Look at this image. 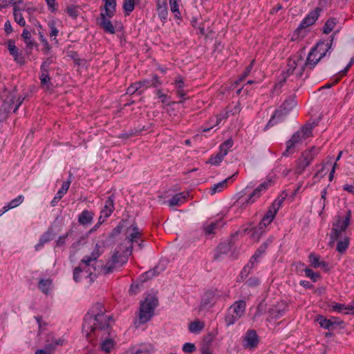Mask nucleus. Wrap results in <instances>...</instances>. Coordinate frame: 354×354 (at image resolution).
<instances>
[{
    "instance_id": "423d86ee",
    "label": "nucleus",
    "mask_w": 354,
    "mask_h": 354,
    "mask_svg": "<svg viewBox=\"0 0 354 354\" xmlns=\"http://www.w3.org/2000/svg\"><path fill=\"white\" fill-rule=\"evenodd\" d=\"M158 300L154 297H148L141 302L139 312L140 324L147 322L153 315L154 308L158 306Z\"/></svg>"
},
{
    "instance_id": "79ce46f5",
    "label": "nucleus",
    "mask_w": 354,
    "mask_h": 354,
    "mask_svg": "<svg viewBox=\"0 0 354 354\" xmlns=\"http://www.w3.org/2000/svg\"><path fill=\"white\" fill-rule=\"evenodd\" d=\"M239 319V317H236L235 315L232 313V312H230L228 310L227 315L225 316V322L227 324V326H230L234 324Z\"/></svg>"
},
{
    "instance_id": "338daca9",
    "label": "nucleus",
    "mask_w": 354,
    "mask_h": 354,
    "mask_svg": "<svg viewBox=\"0 0 354 354\" xmlns=\"http://www.w3.org/2000/svg\"><path fill=\"white\" fill-rule=\"evenodd\" d=\"M70 185H71V180H68L64 182L63 184H62V187L59 190V191L61 192L60 194H65L67 192V191L68 190Z\"/></svg>"
},
{
    "instance_id": "a18cd8bd",
    "label": "nucleus",
    "mask_w": 354,
    "mask_h": 354,
    "mask_svg": "<svg viewBox=\"0 0 354 354\" xmlns=\"http://www.w3.org/2000/svg\"><path fill=\"white\" fill-rule=\"evenodd\" d=\"M123 8L127 12L133 11L134 9V0H124Z\"/></svg>"
},
{
    "instance_id": "7c9ffc66",
    "label": "nucleus",
    "mask_w": 354,
    "mask_h": 354,
    "mask_svg": "<svg viewBox=\"0 0 354 354\" xmlns=\"http://www.w3.org/2000/svg\"><path fill=\"white\" fill-rule=\"evenodd\" d=\"M39 79L41 80V86H46L47 89H49L52 84L50 82L48 71H41Z\"/></svg>"
},
{
    "instance_id": "052dcab7",
    "label": "nucleus",
    "mask_w": 354,
    "mask_h": 354,
    "mask_svg": "<svg viewBox=\"0 0 354 354\" xmlns=\"http://www.w3.org/2000/svg\"><path fill=\"white\" fill-rule=\"evenodd\" d=\"M48 26H50V28L51 29V31L50 32V37L51 38L54 37V39H55V37H57V35L58 34V30L55 26L54 22L49 23Z\"/></svg>"
},
{
    "instance_id": "1a4fd4ad",
    "label": "nucleus",
    "mask_w": 354,
    "mask_h": 354,
    "mask_svg": "<svg viewBox=\"0 0 354 354\" xmlns=\"http://www.w3.org/2000/svg\"><path fill=\"white\" fill-rule=\"evenodd\" d=\"M319 151V149L312 147L310 150L305 151L302 153L301 158L297 161L296 173L301 174L305 169L310 164L314 159L315 155Z\"/></svg>"
},
{
    "instance_id": "cd10ccee",
    "label": "nucleus",
    "mask_w": 354,
    "mask_h": 354,
    "mask_svg": "<svg viewBox=\"0 0 354 354\" xmlns=\"http://www.w3.org/2000/svg\"><path fill=\"white\" fill-rule=\"evenodd\" d=\"M188 194L179 193L173 196L169 201V206L179 205L186 198Z\"/></svg>"
},
{
    "instance_id": "09e8293b",
    "label": "nucleus",
    "mask_w": 354,
    "mask_h": 354,
    "mask_svg": "<svg viewBox=\"0 0 354 354\" xmlns=\"http://www.w3.org/2000/svg\"><path fill=\"white\" fill-rule=\"evenodd\" d=\"M254 62V60H252L250 64L248 66L246 67V68L245 69L243 73L242 74V75L240 77V79L239 80V81H236L235 82L236 84H238L239 82L242 81L243 79H245L250 74V73L251 72V70H252V68L253 67Z\"/></svg>"
},
{
    "instance_id": "5701e85b",
    "label": "nucleus",
    "mask_w": 354,
    "mask_h": 354,
    "mask_svg": "<svg viewBox=\"0 0 354 354\" xmlns=\"http://www.w3.org/2000/svg\"><path fill=\"white\" fill-rule=\"evenodd\" d=\"M94 214L88 210H84L78 216V222L81 225H86L91 223Z\"/></svg>"
},
{
    "instance_id": "a211bd4d",
    "label": "nucleus",
    "mask_w": 354,
    "mask_h": 354,
    "mask_svg": "<svg viewBox=\"0 0 354 354\" xmlns=\"http://www.w3.org/2000/svg\"><path fill=\"white\" fill-rule=\"evenodd\" d=\"M273 219L274 218L269 216H264L259 226L254 229L252 237L259 239L263 232V228H265L268 225L270 224Z\"/></svg>"
},
{
    "instance_id": "6ab92c4d",
    "label": "nucleus",
    "mask_w": 354,
    "mask_h": 354,
    "mask_svg": "<svg viewBox=\"0 0 354 354\" xmlns=\"http://www.w3.org/2000/svg\"><path fill=\"white\" fill-rule=\"evenodd\" d=\"M114 210L113 196H110L105 202L104 206L101 211V214L104 215V218H108Z\"/></svg>"
},
{
    "instance_id": "c9c22d12",
    "label": "nucleus",
    "mask_w": 354,
    "mask_h": 354,
    "mask_svg": "<svg viewBox=\"0 0 354 354\" xmlns=\"http://www.w3.org/2000/svg\"><path fill=\"white\" fill-rule=\"evenodd\" d=\"M230 250V245L227 243H221L216 250V254L214 257V259H217L220 257L222 254H227Z\"/></svg>"
},
{
    "instance_id": "412c9836",
    "label": "nucleus",
    "mask_w": 354,
    "mask_h": 354,
    "mask_svg": "<svg viewBox=\"0 0 354 354\" xmlns=\"http://www.w3.org/2000/svg\"><path fill=\"white\" fill-rule=\"evenodd\" d=\"M104 12L101 14L106 15L108 17L111 18L114 16L115 12V0H104Z\"/></svg>"
},
{
    "instance_id": "f704fd0d",
    "label": "nucleus",
    "mask_w": 354,
    "mask_h": 354,
    "mask_svg": "<svg viewBox=\"0 0 354 354\" xmlns=\"http://www.w3.org/2000/svg\"><path fill=\"white\" fill-rule=\"evenodd\" d=\"M114 346V341L111 338H106L100 344L102 351L109 353Z\"/></svg>"
},
{
    "instance_id": "4d7b16f0",
    "label": "nucleus",
    "mask_w": 354,
    "mask_h": 354,
    "mask_svg": "<svg viewBox=\"0 0 354 354\" xmlns=\"http://www.w3.org/2000/svg\"><path fill=\"white\" fill-rule=\"evenodd\" d=\"M347 308L348 306H345L344 304H337L335 306H333V310L339 313L344 312L345 313L346 311H348Z\"/></svg>"
},
{
    "instance_id": "680f3d73",
    "label": "nucleus",
    "mask_w": 354,
    "mask_h": 354,
    "mask_svg": "<svg viewBox=\"0 0 354 354\" xmlns=\"http://www.w3.org/2000/svg\"><path fill=\"white\" fill-rule=\"evenodd\" d=\"M176 94L181 98H183L181 100H180L179 103H183L185 98L184 97L185 95H186V92L185 91V90L183 89V87H180V88H179V87H176Z\"/></svg>"
},
{
    "instance_id": "58836bf2",
    "label": "nucleus",
    "mask_w": 354,
    "mask_h": 354,
    "mask_svg": "<svg viewBox=\"0 0 354 354\" xmlns=\"http://www.w3.org/2000/svg\"><path fill=\"white\" fill-rule=\"evenodd\" d=\"M52 239L51 234L49 232L44 234L39 239V243L35 246V250H39L44 245L50 241Z\"/></svg>"
},
{
    "instance_id": "de8ad7c7",
    "label": "nucleus",
    "mask_w": 354,
    "mask_h": 354,
    "mask_svg": "<svg viewBox=\"0 0 354 354\" xmlns=\"http://www.w3.org/2000/svg\"><path fill=\"white\" fill-rule=\"evenodd\" d=\"M14 15V19L15 21L20 26H26V21L21 12H17L13 14Z\"/></svg>"
},
{
    "instance_id": "c756f323",
    "label": "nucleus",
    "mask_w": 354,
    "mask_h": 354,
    "mask_svg": "<svg viewBox=\"0 0 354 354\" xmlns=\"http://www.w3.org/2000/svg\"><path fill=\"white\" fill-rule=\"evenodd\" d=\"M220 224V221L207 223L203 226V230L206 235L213 234L215 233L216 230L218 229Z\"/></svg>"
},
{
    "instance_id": "f3484780",
    "label": "nucleus",
    "mask_w": 354,
    "mask_h": 354,
    "mask_svg": "<svg viewBox=\"0 0 354 354\" xmlns=\"http://www.w3.org/2000/svg\"><path fill=\"white\" fill-rule=\"evenodd\" d=\"M109 19L110 18L108 17L106 15L100 14L99 25L104 32L110 34H114L115 28Z\"/></svg>"
},
{
    "instance_id": "473e14b6",
    "label": "nucleus",
    "mask_w": 354,
    "mask_h": 354,
    "mask_svg": "<svg viewBox=\"0 0 354 354\" xmlns=\"http://www.w3.org/2000/svg\"><path fill=\"white\" fill-rule=\"evenodd\" d=\"M24 200V196L19 195L15 199L12 200L6 206L3 207V209H5V211H8L10 209L15 208L22 203Z\"/></svg>"
},
{
    "instance_id": "6e6552de",
    "label": "nucleus",
    "mask_w": 354,
    "mask_h": 354,
    "mask_svg": "<svg viewBox=\"0 0 354 354\" xmlns=\"http://www.w3.org/2000/svg\"><path fill=\"white\" fill-rule=\"evenodd\" d=\"M295 104V101L292 97H290L285 100L280 108L275 111L266 127H272L275 124L281 122L287 115L288 111L294 107Z\"/></svg>"
},
{
    "instance_id": "864d4df0",
    "label": "nucleus",
    "mask_w": 354,
    "mask_h": 354,
    "mask_svg": "<svg viewBox=\"0 0 354 354\" xmlns=\"http://www.w3.org/2000/svg\"><path fill=\"white\" fill-rule=\"evenodd\" d=\"M157 10H158V16L162 20L167 19V14H168L167 7L158 8Z\"/></svg>"
},
{
    "instance_id": "dca6fc26",
    "label": "nucleus",
    "mask_w": 354,
    "mask_h": 354,
    "mask_svg": "<svg viewBox=\"0 0 354 354\" xmlns=\"http://www.w3.org/2000/svg\"><path fill=\"white\" fill-rule=\"evenodd\" d=\"M246 304L244 301L240 300L234 302L229 308V311L235 315L236 317L241 318L245 313Z\"/></svg>"
},
{
    "instance_id": "a878e982",
    "label": "nucleus",
    "mask_w": 354,
    "mask_h": 354,
    "mask_svg": "<svg viewBox=\"0 0 354 354\" xmlns=\"http://www.w3.org/2000/svg\"><path fill=\"white\" fill-rule=\"evenodd\" d=\"M309 261L310 262V265L315 268H326L327 266V263L325 261H320L319 257L314 253L310 254Z\"/></svg>"
},
{
    "instance_id": "aec40b11",
    "label": "nucleus",
    "mask_w": 354,
    "mask_h": 354,
    "mask_svg": "<svg viewBox=\"0 0 354 354\" xmlns=\"http://www.w3.org/2000/svg\"><path fill=\"white\" fill-rule=\"evenodd\" d=\"M21 37L24 39V41L26 45L27 53L28 54H30L31 50L33 48V47L37 46L36 43L32 39L31 34H30V31H28L26 29H24L23 30Z\"/></svg>"
},
{
    "instance_id": "e2e57ef3",
    "label": "nucleus",
    "mask_w": 354,
    "mask_h": 354,
    "mask_svg": "<svg viewBox=\"0 0 354 354\" xmlns=\"http://www.w3.org/2000/svg\"><path fill=\"white\" fill-rule=\"evenodd\" d=\"M265 304H263L262 302L260 303L258 305L257 310L254 315V317H259L263 315V312L265 311Z\"/></svg>"
},
{
    "instance_id": "39448f33",
    "label": "nucleus",
    "mask_w": 354,
    "mask_h": 354,
    "mask_svg": "<svg viewBox=\"0 0 354 354\" xmlns=\"http://www.w3.org/2000/svg\"><path fill=\"white\" fill-rule=\"evenodd\" d=\"M351 218V211L347 210L344 217L339 216H336L335 221L333 224L331 232L330 234V242L329 245L330 247L335 243V242L342 239L343 233L345 232L347 227L350 225V221Z\"/></svg>"
},
{
    "instance_id": "7ed1b4c3",
    "label": "nucleus",
    "mask_w": 354,
    "mask_h": 354,
    "mask_svg": "<svg viewBox=\"0 0 354 354\" xmlns=\"http://www.w3.org/2000/svg\"><path fill=\"white\" fill-rule=\"evenodd\" d=\"M129 248L127 250H122V245H118L113 252L111 259L102 267V272L104 274H108L121 268L128 261Z\"/></svg>"
},
{
    "instance_id": "69168bd1",
    "label": "nucleus",
    "mask_w": 354,
    "mask_h": 354,
    "mask_svg": "<svg viewBox=\"0 0 354 354\" xmlns=\"http://www.w3.org/2000/svg\"><path fill=\"white\" fill-rule=\"evenodd\" d=\"M274 182L272 178L268 179L266 181L262 183L259 185L260 188H262V189L266 190L268 189L272 185H273Z\"/></svg>"
},
{
    "instance_id": "b1692460",
    "label": "nucleus",
    "mask_w": 354,
    "mask_h": 354,
    "mask_svg": "<svg viewBox=\"0 0 354 354\" xmlns=\"http://www.w3.org/2000/svg\"><path fill=\"white\" fill-rule=\"evenodd\" d=\"M237 174V172L235 173L234 174H233L232 176L227 178L226 179L223 180V181L217 183V184H215L214 185L211 189H210V193L212 195L216 194V192H221V190H223L224 188H225L227 187V182L232 179V178L234 176H235Z\"/></svg>"
},
{
    "instance_id": "ea45409f",
    "label": "nucleus",
    "mask_w": 354,
    "mask_h": 354,
    "mask_svg": "<svg viewBox=\"0 0 354 354\" xmlns=\"http://www.w3.org/2000/svg\"><path fill=\"white\" fill-rule=\"evenodd\" d=\"M301 59V57H297L296 59L295 58H290L288 60L287 67L290 68V69L292 70V72H294V71L296 69L298 62Z\"/></svg>"
},
{
    "instance_id": "f257e3e1",
    "label": "nucleus",
    "mask_w": 354,
    "mask_h": 354,
    "mask_svg": "<svg viewBox=\"0 0 354 354\" xmlns=\"http://www.w3.org/2000/svg\"><path fill=\"white\" fill-rule=\"evenodd\" d=\"M105 312L104 305L96 303L86 314L82 324V333L87 339L92 340L93 336L97 337L100 332L109 333L112 317L106 315Z\"/></svg>"
},
{
    "instance_id": "393cba45",
    "label": "nucleus",
    "mask_w": 354,
    "mask_h": 354,
    "mask_svg": "<svg viewBox=\"0 0 354 354\" xmlns=\"http://www.w3.org/2000/svg\"><path fill=\"white\" fill-rule=\"evenodd\" d=\"M15 94L12 92L9 93L4 100L3 108L4 111L9 112L13 108V105L15 104Z\"/></svg>"
},
{
    "instance_id": "f03ea898",
    "label": "nucleus",
    "mask_w": 354,
    "mask_h": 354,
    "mask_svg": "<svg viewBox=\"0 0 354 354\" xmlns=\"http://www.w3.org/2000/svg\"><path fill=\"white\" fill-rule=\"evenodd\" d=\"M316 125L317 124L315 122L306 124L303 126L299 131L295 133L291 138L287 141L286 149L283 153V156H288L290 154H292L297 146L301 145L303 140H305L312 136L313 129Z\"/></svg>"
},
{
    "instance_id": "2eb2a0df",
    "label": "nucleus",
    "mask_w": 354,
    "mask_h": 354,
    "mask_svg": "<svg viewBox=\"0 0 354 354\" xmlns=\"http://www.w3.org/2000/svg\"><path fill=\"white\" fill-rule=\"evenodd\" d=\"M333 39L334 35L331 36V39L328 42L325 43L324 41H319L315 47H313L315 50L318 53L319 58H323L326 55V53L330 49Z\"/></svg>"
},
{
    "instance_id": "0e129e2a",
    "label": "nucleus",
    "mask_w": 354,
    "mask_h": 354,
    "mask_svg": "<svg viewBox=\"0 0 354 354\" xmlns=\"http://www.w3.org/2000/svg\"><path fill=\"white\" fill-rule=\"evenodd\" d=\"M252 269V267L250 266V263H248L246 266H245V267L243 268V270L241 272V277L242 278L246 277Z\"/></svg>"
},
{
    "instance_id": "9b49d317",
    "label": "nucleus",
    "mask_w": 354,
    "mask_h": 354,
    "mask_svg": "<svg viewBox=\"0 0 354 354\" xmlns=\"http://www.w3.org/2000/svg\"><path fill=\"white\" fill-rule=\"evenodd\" d=\"M287 310L286 304H278L268 310L269 317L267 318L268 322L277 320L281 317Z\"/></svg>"
},
{
    "instance_id": "6e6d98bb",
    "label": "nucleus",
    "mask_w": 354,
    "mask_h": 354,
    "mask_svg": "<svg viewBox=\"0 0 354 354\" xmlns=\"http://www.w3.org/2000/svg\"><path fill=\"white\" fill-rule=\"evenodd\" d=\"M64 342V340L62 339H57L53 340L52 344H50L47 346V349H51L53 350L56 346L62 345Z\"/></svg>"
},
{
    "instance_id": "f8f14e48",
    "label": "nucleus",
    "mask_w": 354,
    "mask_h": 354,
    "mask_svg": "<svg viewBox=\"0 0 354 354\" xmlns=\"http://www.w3.org/2000/svg\"><path fill=\"white\" fill-rule=\"evenodd\" d=\"M259 342L257 332L254 330H249L243 337V346L245 348L252 349L255 348Z\"/></svg>"
},
{
    "instance_id": "ddd939ff",
    "label": "nucleus",
    "mask_w": 354,
    "mask_h": 354,
    "mask_svg": "<svg viewBox=\"0 0 354 354\" xmlns=\"http://www.w3.org/2000/svg\"><path fill=\"white\" fill-rule=\"evenodd\" d=\"M321 9L316 8L315 10L310 12L306 17H305L299 26L298 29H303L313 25L318 19Z\"/></svg>"
},
{
    "instance_id": "bf43d9fd",
    "label": "nucleus",
    "mask_w": 354,
    "mask_h": 354,
    "mask_svg": "<svg viewBox=\"0 0 354 354\" xmlns=\"http://www.w3.org/2000/svg\"><path fill=\"white\" fill-rule=\"evenodd\" d=\"M171 11L174 13L179 14L178 5L177 0H169Z\"/></svg>"
},
{
    "instance_id": "4468645a",
    "label": "nucleus",
    "mask_w": 354,
    "mask_h": 354,
    "mask_svg": "<svg viewBox=\"0 0 354 354\" xmlns=\"http://www.w3.org/2000/svg\"><path fill=\"white\" fill-rule=\"evenodd\" d=\"M131 232L127 236V243L129 244V245L125 246V250H127V248H129V253H131L132 250V243L134 242H138V239L141 236V232L139 231L138 228L136 225H131Z\"/></svg>"
},
{
    "instance_id": "20e7f679",
    "label": "nucleus",
    "mask_w": 354,
    "mask_h": 354,
    "mask_svg": "<svg viewBox=\"0 0 354 354\" xmlns=\"http://www.w3.org/2000/svg\"><path fill=\"white\" fill-rule=\"evenodd\" d=\"M100 246L98 243L95 245V249L89 256H85L83 259H82L81 262L84 264V267L82 268L81 266H78L75 268L73 270V279L76 282H79L80 281V274L84 272L87 274L86 277L90 278V282L93 281L95 275H93L90 270V268L86 270V268L91 266L93 270H95V267H93V262H95L97 258L100 256L101 252H100Z\"/></svg>"
},
{
    "instance_id": "3c124183",
    "label": "nucleus",
    "mask_w": 354,
    "mask_h": 354,
    "mask_svg": "<svg viewBox=\"0 0 354 354\" xmlns=\"http://www.w3.org/2000/svg\"><path fill=\"white\" fill-rule=\"evenodd\" d=\"M67 13L72 17L76 18L78 15V9L77 6H70L66 8Z\"/></svg>"
},
{
    "instance_id": "c85d7f7f",
    "label": "nucleus",
    "mask_w": 354,
    "mask_h": 354,
    "mask_svg": "<svg viewBox=\"0 0 354 354\" xmlns=\"http://www.w3.org/2000/svg\"><path fill=\"white\" fill-rule=\"evenodd\" d=\"M225 156L226 151L219 150V152L216 156H211L207 162L214 165H219Z\"/></svg>"
},
{
    "instance_id": "e433bc0d",
    "label": "nucleus",
    "mask_w": 354,
    "mask_h": 354,
    "mask_svg": "<svg viewBox=\"0 0 354 354\" xmlns=\"http://www.w3.org/2000/svg\"><path fill=\"white\" fill-rule=\"evenodd\" d=\"M204 328V324L199 320L192 322L189 326V330L192 333H196L201 330Z\"/></svg>"
},
{
    "instance_id": "8fccbe9b",
    "label": "nucleus",
    "mask_w": 354,
    "mask_h": 354,
    "mask_svg": "<svg viewBox=\"0 0 354 354\" xmlns=\"http://www.w3.org/2000/svg\"><path fill=\"white\" fill-rule=\"evenodd\" d=\"M39 38H40V40L41 41V43L44 44V51L46 54H48V52L50 51V45L48 44V41L47 39L45 38L44 35H43L42 32H39Z\"/></svg>"
},
{
    "instance_id": "774afa93",
    "label": "nucleus",
    "mask_w": 354,
    "mask_h": 354,
    "mask_svg": "<svg viewBox=\"0 0 354 354\" xmlns=\"http://www.w3.org/2000/svg\"><path fill=\"white\" fill-rule=\"evenodd\" d=\"M175 84L176 87H184V80L182 76L178 75L175 79Z\"/></svg>"
},
{
    "instance_id": "4be33fe9",
    "label": "nucleus",
    "mask_w": 354,
    "mask_h": 354,
    "mask_svg": "<svg viewBox=\"0 0 354 354\" xmlns=\"http://www.w3.org/2000/svg\"><path fill=\"white\" fill-rule=\"evenodd\" d=\"M315 321L319 324V326L325 329L332 330L334 328V325L336 324L335 322L331 319H328L324 316L319 315Z\"/></svg>"
},
{
    "instance_id": "a19ab883",
    "label": "nucleus",
    "mask_w": 354,
    "mask_h": 354,
    "mask_svg": "<svg viewBox=\"0 0 354 354\" xmlns=\"http://www.w3.org/2000/svg\"><path fill=\"white\" fill-rule=\"evenodd\" d=\"M14 59H15V61L17 62L18 64H21V65H23L25 64V59L24 57V56L22 55V54L21 53H19V49H16V51L15 52H12V53H10Z\"/></svg>"
},
{
    "instance_id": "13d9d810",
    "label": "nucleus",
    "mask_w": 354,
    "mask_h": 354,
    "mask_svg": "<svg viewBox=\"0 0 354 354\" xmlns=\"http://www.w3.org/2000/svg\"><path fill=\"white\" fill-rule=\"evenodd\" d=\"M61 192L58 191L56 194L55 196L53 198V199L51 201L50 204L52 207H55L57 203L61 200V198L63 197L64 194H60Z\"/></svg>"
},
{
    "instance_id": "603ef678",
    "label": "nucleus",
    "mask_w": 354,
    "mask_h": 354,
    "mask_svg": "<svg viewBox=\"0 0 354 354\" xmlns=\"http://www.w3.org/2000/svg\"><path fill=\"white\" fill-rule=\"evenodd\" d=\"M196 350V346L192 343H185L183 346V351L187 353H193Z\"/></svg>"
},
{
    "instance_id": "0eeeda50",
    "label": "nucleus",
    "mask_w": 354,
    "mask_h": 354,
    "mask_svg": "<svg viewBox=\"0 0 354 354\" xmlns=\"http://www.w3.org/2000/svg\"><path fill=\"white\" fill-rule=\"evenodd\" d=\"M227 296L228 295L227 292H224L216 288H211L204 293L199 309L201 310L203 309L211 308L218 299Z\"/></svg>"
},
{
    "instance_id": "c03bdc74",
    "label": "nucleus",
    "mask_w": 354,
    "mask_h": 354,
    "mask_svg": "<svg viewBox=\"0 0 354 354\" xmlns=\"http://www.w3.org/2000/svg\"><path fill=\"white\" fill-rule=\"evenodd\" d=\"M304 272L306 275L313 280V281H317V280L320 277V275L318 272H315L310 268H306Z\"/></svg>"
},
{
    "instance_id": "37998d69",
    "label": "nucleus",
    "mask_w": 354,
    "mask_h": 354,
    "mask_svg": "<svg viewBox=\"0 0 354 354\" xmlns=\"http://www.w3.org/2000/svg\"><path fill=\"white\" fill-rule=\"evenodd\" d=\"M263 189L262 188H260V186H259L257 188H256L252 193L250 195L248 200L247 201V203H254V200H252L254 197L259 198L261 194V192Z\"/></svg>"
},
{
    "instance_id": "49530a36",
    "label": "nucleus",
    "mask_w": 354,
    "mask_h": 354,
    "mask_svg": "<svg viewBox=\"0 0 354 354\" xmlns=\"http://www.w3.org/2000/svg\"><path fill=\"white\" fill-rule=\"evenodd\" d=\"M233 146V140L232 139H228L226 141H225L221 146H220V151H226V155L227 154L228 150Z\"/></svg>"
},
{
    "instance_id": "5fc2aeb1",
    "label": "nucleus",
    "mask_w": 354,
    "mask_h": 354,
    "mask_svg": "<svg viewBox=\"0 0 354 354\" xmlns=\"http://www.w3.org/2000/svg\"><path fill=\"white\" fill-rule=\"evenodd\" d=\"M53 62L52 57L47 58L41 66V71H48L49 66Z\"/></svg>"
},
{
    "instance_id": "4c0bfd02",
    "label": "nucleus",
    "mask_w": 354,
    "mask_h": 354,
    "mask_svg": "<svg viewBox=\"0 0 354 354\" xmlns=\"http://www.w3.org/2000/svg\"><path fill=\"white\" fill-rule=\"evenodd\" d=\"M336 25V21L335 19H329L326 21L324 24L323 32L325 34L330 33Z\"/></svg>"
},
{
    "instance_id": "bb28decb",
    "label": "nucleus",
    "mask_w": 354,
    "mask_h": 354,
    "mask_svg": "<svg viewBox=\"0 0 354 354\" xmlns=\"http://www.w3.org/2000/svg\"><path fill=\"white\" fill-rule=\"evenodd\" d=\"M152 351V346H141L136 350H135L133 348H130L128 351H127L126 354H150Z\"/></svg>"
},
{
    "instance_id": "2f4dec72",
    "label": "nucleus",
    "mask_w": 354,
    "mask_h": 354,
    "mask_svg": "<svg viewBox=\"0 0 354 354\" xmlns=\"http://www.w3.org/2000/svg\"><path fill=\"white\" fill-rule=\"evenodd\" d=\"M348 245H349L348 238L346 236H344L342 239H340V240L338 241V243L337 244L336 250L337 252L342 254L346 250Z\"/></svg>"
},
{
    "instance_id": "72a5a7b5",
    "label": "nucleus",
    "mask_w": 354,
    "mask_h": 354,
    "mask_svg": "<svg viewBox=\"0 0 354 354\" xmlns=\"http://www.w3.org/2000/svg\"><path fill=\"white\" fill-rule=\"evenodd\" d=\"M52 284V281L50 279H40L39 281V288L46 295L48 294Z\"/></svg>"
},
{
    "instance_id": "9d476101",
    "label": "nucleus",
    "mask_w": 354,
    "mask_h": 354,
    "mask_svg": "<svg viewBox=\"0 0 354 354\" xmlns=\"http://www.w3.org/2000/svg\"><path fill=\"white\" fill-rule=\"evenodd\" d=\"M322 58L319 57V54L317 51L315 50V48H313L310 53H308V57L305 64L299 69L298 73H297V77H301L306 67H308L310 69H313L315 68L316 64L322 59Z\"/></svg>"
}]
</instances>
